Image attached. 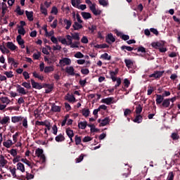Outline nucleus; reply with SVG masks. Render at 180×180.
Masks as SVG:
<instances>
[{"instance_id": "4c0bfd02", "label": "nucleus", "mask_w": 180, "mask_h": 180, "mask_svg": "<svg viewBox=\"0 0 180 180\" xmlns=\"http://www.w3.org/2000/svg\"><path fill=\"white\" fill-rule=\"evenodd\" d=\"M75 141L76 146H79V145H81V141H82V139L81 136L76 135L75 136Z\"/></svg>"}, {"instance_id": "9d476101", "label": "nucleus", "mask_w": 180, "mask_h": 180, "mask_svg": "<svg viewBox=\"0 0 180 180\" xmlns=\"http://www.w3.org/2000/svg\"><path fill=\"white\" fill-rule=\"evenodd\" d=\"M6 46L7 49L11 50V51H15V50H17V49H18L16 45H15V44H13V42H12V41H8L6 44Z\"/></svg>"}, {"instance_id": "a19ab883", "label": "nucleus", "mask_w": 180, "mask_h": 180, "mask_svg": "<svg viewBox=\"0 0 180 180\" xmlns=\"http://www.w3.org/2000/svg\"><path fill=\"white\" fill-rule=\"evenodd\" d=\"M21 85L22 86H24V88H26V89H32V85H30V82H24L21 84Z\"/></svg>"}, {"instance_id": "2eb2a0df", "label": "nucleus", "mask_w": 180, "mask_h": 180, "mask_svg": "<svg viewBox=\"0 0 180 180\" xmlns=\"http://www.w3.org/2000/svg\"><path fill=\"white\" fill-rule=\"evenodd\" d=\"M132 122H134V123H138V124L142 123L143 115L136 114V115L135 116V118L132 120Z\"/></svg>"}, {"instance_id": "c756f323", "label": "nucleus", "mask_w": 180, "mask_h": 180, "mask_svg": "<svg viewBox=\"0 0 180 180\" xmlns=\"http://www.w3.org/2000/svg\"><path fill=\"white\" fill-rule=\"evenodd\" d=\"M65 25H66L65 29L66 30H69L70 27H71V25H72V22L70 20L64 19L63 20Z\"/></svg>"}, {"instance_id": "e2e57ef3", "label": "nucleus", "mask_w": 180, "mask_h": 180, "mask_svg": "<svg viewBox=\"0 0 180 180\" xmlns=\"http://www.w3.org/2000/svg\"><path fill=\"white\" fill-rule=\"evenodd\" d=\"M74 56L75 58H84V54L79 51L77 52Z\"/></svg>"}, {"instance_id": "e433bc0d", "label": "nucleus", "mask_w": 180, "mask_h": 180, "mask_svg": "<svg viewBox=\"0 0 180 180\" xmlns=\"http://www.w3.org/2000/svg\"><path fill=\"white\" fill-rule=\"evenodd\" d=\"M121 50L122 51H124V50H127V51H133V50H134V48L131 46H127L126 45H123L121 46Z\"/></svg>"}, {"instance_id": "4d7b16f0", "label": "nucleus", "mask_w": 180, "mask_h": 180, "mask_svg": "<svg viewBox=\"0 0 180 180\" xmlns=\"http://www.w3.org/2000/svg\"><path fill=\"white\" fill-rule=\"evenodd\" d=\"M41 57V53L40 51H38L37 53L33 54V58L34 60H39Z\"/></svg>"}, {"instance_id": "20e7f679", "label": "nucleus", "mask_w": 180, "mask_h": 180, "mask_svg": "<svg viewBox=\"0 0 180 180\" xmlns=\"http://www.w3.org/2000/svg\"><path fill=\"white\" fill-rule=\"evenodd\" d=\"M15 86L17 89V92H18V94H20V95H27V94H29V91L25 89L20 84H17Z\"/></svg>"}, {"instance_id": "6e6552de", "label": "nucleus", "mask_w": 180, "mask_h": 180, "mask_svg": "<svg viewBox=\"0 0 180 180\" xmlns=\"http://www.w3.org/2000/svg\"><path fill=\"white\" fill-rule=\"evenodd\" d=\"M59 64L60 65H63V67L64 65H70L71 64V59L68 58H64L63 59H60L59 60Z\"/></svg>"}, {"instance_id": "774afa93", "label": "nucleus", "mask_w": 180, "mask_h": 180, "mask_svg": "<svg viewBox=\"0 0 180 180\" xmlns=\"http://www.w3.org/2000/svg\"><path fill=\"white\" fill-rule=\"evenodd\" d=\"M89 30H90L91 33H94L95 32V30H96L97 27L96 25H91V27H89Z\"/></svg>"}, {"instance_id": "680f3d73", "label": "nucleus", "mask_w": 180, "mask_h": 180, "mask_svg": "<svg viewBox=\"0 0 180 180\" xmlns=\"http://www.w3.org/2000/svg\"><path fill=\"white\" fill-rule=\"evenodd\" d=\"M25 179L24 180L33 179V178H34V176L32 174L27 172L26 176H25Z\"/></svg>"}, {"instance_id": "49530a36", "label": "nucleus", "mask_w": 180, "mask_h": 180, "mask_svg": "<svg viewBox=\"0 0 180 180\" xmlns=\"http://www.w3.org/2000/svg\"><path fill=\"white\" fill-rule=\"evenodd\" d=\"M143 112V107H141V105L139 104L137 107H136L135 113L136 115H140Z\"/></svg>"}, {"instance_id": "13d9d810", "label": "nucleus", "mask_w": 180, "mask_h": 180, "mask_svg": "<svg viewBox=\"0 0 180 180\" xmlns=\"http://www.w3.org/2000/svg\"><path fill=\"white\" fill-rule=\"evenodd\" d=\"M52 130H53V134H54V136H57V133L58 132V128L57 127L56 124H54L52 127Z\"/></svg>"}, {"instance_id": "cd10ccee", "label": "nucleus", "mask_w": 180, "mask_h": 180, "mask_svg": "<svg viewBox=\"0 0 180 180\" xmlns=\"http://www.w3.org/2000/svg\"><path fill=\"white\" fill-rule=\"evenodd\" d=\"M7 164H8V160L5 159V157H4V155H0V165L4 167Z\"/></svg>"}, {"instance_id": "f704fd0d", "label": "nucleus", "mask_w": 180, "mask_h": 180, "mask_svg": "<svg viewBox=\"0 0 180 180\" xmlns=\"http://www.w3.org/2000/svg\"><path fill=\"white\" fill-rule=\"evenodd\" d=\"M101 58H103V60H107L108 61H110V60H112V56H109L108 53H105L101 56Z\"/></svg>"}, {"instance_id": "1a4fd4ad", "label": "nucleus", "mask_w": 180, "mask_h": 180, "mask_svg": "<svg viewBox=\"0 0 180 180\" xmlns=\"http://www.w3.org/2000/svg\"><path fill=\"white\" fill-rule=\"evenodd\" d=\"M115 34L118 37H120L122 40H124V41L130 39V37L129 35H126L122 32L116 31Z\"/></svg>"}, {"instance_id": "f8f14e48", "label": "nucleus", "mask_w": 180, "mask_h": 180, "mask_svg": "<svg viewBox=\"0 0 180 180\" xmlns=\"http://www.w3.org/2000/svg\"><path fill=\"white\" fill-rule=\"evenodd\" d=\"M65 101H68V102H70L71 103H74V102H76V99L74 95H71L69 93L65 95Z\"/></svg>"}, {"instance_id": "f257e3e1", "label": "nucleus", "mask_w": 180, "mask_h": 180, "mask_svg": "<svg viewBox=\"0 0 180 180\" xmlns=\"http://www.w3.org/2000/svg\"><path fill=\"white\" fill-rule=\"evenodd\" d=\"M11 122L13 123H19V122H22V126L25 129H27V118L23 117L22 116H13L11 117Z\"/></svg>"}, {"instance_id": "7c9ffc66", "label": "nucleus", "mask_w": 180, "mask_h": 180, "mask_svg": "<svg viewBox=\"0 0 180 180\" xmlns=\"http://www.w3.org/2000/svg\"><path fill=\"white\" fill-rule=\"evenodd\" d=\"M81 15L82 18H84L85 20L91 19V18H92V15H91V13L88 12H82Z\"/></svg>"}, {"instance_id": "bf43d9fd", "label": "nucleus", "mask_w": 180, "mask_h": 180, "mask_svg": "<svg viewBox=\"0 0 180 180\" xmlns=\"http://www.w3.org/2000/svg\"><path fill=\"white\" fill-rule=\"evenodd\" d=\"M40 11L43 15H47V8H45L43 4L40 6Z\"/></svg>"}, {"instance_id": "ea45409f", "label": "nucleus", "mask_w": 180, "mask_h": 180, "mask_svg": "<svg viewBox=\"0 0 180 180\" xmlns=\"http://www.w3.org/2000/svg\"><path fill=\"white\" fill-rule=\"evenodd\" d=\"M19 29L18 30V33L19 35L25 36L26 34V30L23 27H18Z\"/></svg>"}, {"instance_id": "4468645a", "label": "nucleus", "mask_w": 180, "mask_h": 180, "mask_svg": "<svg viewBox=\"0 0 180 180\" xmlns=\"http://www.w3.org/2000/svg\"><path fill=\"white\" fill-rule=\"evenodd\" d=\"M164 100V96L161 94H156V105H162Z\"/></svg>"}, {"instance_id": "052dcab7", "label": "nucleus", "mask_w": 180, "mask_h": 180, "mask_svg": "<svg viewBox=\"0 0 180 180\" xmlns=\"http://www.w3.org/2000/svg\"><path fill=\"white\" fill-rule=\"evenodd\" d=\"M134 50H137L138 53H146V48L143 46H140L138 49H135Z\"/></svg>"}, {"instance_id": "b1692460", "label": "nucleus", "mask_w": 180, "mask_h": 180, "mask_svg": "<svg viewBox=\"0 0 180 180\" xmlns=\"http://www.w3.org/2000/svg\"><path fill=\"white\" fill-rule=\"evenodd\" d=\"M13 144H15V143H13L11 139H8L3 143V146H4V147L6 148H10L11 146H13Z\"/></svg>"}, {"instance_id": "7ed1b4c3", "label": "nucleus", "mask_w": 180, "mask_h": 180, "mask_svg": "<svg viewBox=\"0 0 180 180\" xmlns=\"http://www.w3.org/2000/svg\"><path fill=\"white\" fill-rule=\"evenodd\" d=\"M164 72H165V71L164 70L162 71L155 70L153 74L149 75V78H155V79H160L161 77L164 75Z\"/></svg>"}, {"instance_id": "338daca9", "label": "nucleus", "mask_w": 180, "mask_h": 180, "mask_svg": "<svg viewBox=\"0 0 180 180\" xmlns=\"http://www.w3.org/2000/svg\"><path fill=\"white\" fill-rule=\"evenodd\" d=\"M124 85L125 88H129V86H130V80H129V79H124Z\"/></svg>"}, {"instance_id": "9b49d317", "label": "nucleus", "mask_w": 180, "mask_h": 180, "mask_svg": "<svg viewBox=\"0 0 180 180\" xmlns=\"http://www.w3.org/2000/svg\"><path fill=\"white\" fill-rule=\"evenodd\" d=\"M151 46L153 49L160 50L161 47H164V43H162V41L152 42Z\"/></svg>"}, {"instance_id": "423d86ee", "label": "nucleus", "mask_w": 180, "mask_h": 180, "mask_svg": "<svg viewBox=\"0 0 180 180\" xmlns=\"http://www.w3.org/2000/svg\"><path fill=\"white\" fill-rule=\"evenodd\" d=\"M30 81H31L32 86L34 89H41L42 88H44L43 84L41 85V84L34 82V79H31Z\"/></svg>"}, {"instance_id": "37998d69", "label": "nucleus", "mask_w": 180, "mask_h": 180, "mask_svg": "<svg viewBox=\"0 0 180 180\" xmlns=\"http://www.w3.org/2000/svg\"><path fill=\"white\" fill-rule=\"evenodd\" d=\"M66 134L69 139H71V137L74 136V131L68 128L66 129Z\"/></svg>"}, {"instance_id": "c9c22d12", "label": "nucleus", "mask_w": 180, "mask_h": 180, "mask_svg": "<svg viewBox=\"0 0 180 180\" xmlns=\"http://www.w3.org/2000/svg\"><path fill=\"white\" fill-rule=\"evenodd\" d=\"M15 12H16V13H18V15H19L20 16H22L25 13V11L21 10L20 6H17L16 9L15 10Z\"/></svg>"}, {"instance_id": "8fccbe9b", "label": "nucleus", "mask_w": 180, "mask_h": 180, "mask_svg": "<svg viewBox=\"0 0 180 180\" xmlns=\"http://www.w3.org/2000/svg\"><path fill=\"white\" fill-rule=\"evenodd\" d=\"M89 113H91L89 109L84 108L82 110V115L84 116V117H88V116H89Z\"/></svg>"}, {"instance_id": "72a5a7b5", "label": "nucleus", "mask_w": 180, "mask_h": 180, "mask_svg": "<svg viewBox=\"0 0 180 180\" xmlns=\"http://www.w3.org/2000/svg\"><path fill=\"white\" fill-rule=\"evenodd\" d=\"M66 39H67L68 41H66V44H66V46H71L72 45V39H73L72 38L71 35H70V34L66 35Z\"/></svg>"}, {"instance_id": "0e129e2a", "label": "nucleus", "mask_w": 180, "mask_h": 180, "mask_svg": "<svg viewBox=\"0 0 180 180\" xmlns=\"http://www.w3.org/2000/svg\"><path fill=\"white\" fill-rule=\"evenodd\" d=\"M4 75L7 77V78H13V72L10 71V72H5Z\"/></svg>"}, {"instance_id": "0eeeda50", "label": "nucleus", "mask_w": 180, "mask_h": 180, "mask_svg": "<svg viewBox=\"0 0 180 180\" xmlns=\"http://www.w3.org/2000/svg\"><path fill=\"white\" fill-rule=\"evenodd\" d=\"M44 88H46L45 94H50L53 89H54V84H43Z\"/></svg>"}, {"instance_id": "a878e982", "label": "nucleus", "mask_w": 180, "mask_h": 180, "mask_svg": "<svg viewBox=\"0 0 180 180\" xmlns=\"http://www.w3.org/2000/svg\"><path fill=\"white\" fill-rule=\"evenodd\" d=\"M0 51H1L2 54H9L11 51L8 49L5 46L0 45Z\"/></svg>"}, {"instance_id": "4be33fe9", "label": "nucleus", "mask_w": 180, "mask_h": 180, "mask_svg": "<svg viewBox=\"0 0 180 180\" xmlns=\"http://www.w3.org/2000/svg\"><path fill=\"white\" fill-rule=\"evenodd\" d=\"M55 140L57 143H61L65 141V137H64V135H63V134H60L59 135L56 136Z\"/></svg>"}, {"instance_id": "412c9836", "label": "nucleus", "mask_w": 180, "mask_h": 180, "mask_svg": "<svg viewBox=\"0 0 180 180\" xmlns=\"http://www.w3.org/2000/svg\"><path fill=\"white\" fill-rule=\"evenodd\" d=\"M25 15L30 22H33V11H25Z\"/></svg>"}, {"instance_id": "a18cd8bd", "label": "nucleus", "mask_w": 180, "mask_h": 180, "mask_svg": "<svg viewBox=\"0 0 180 180\" xmlns=\"http://www.w3.org/2000/svg\"><path fill=\"white\" fill-rule=\"evenodd\" d=\"M96 49H108L109 48V45L106 44H97L94 46Z\"/></svg>"}, {"instance_id": "f3484780", "label": "nucleus", "mask_w": 180, "mask_h": 180, "mask_svg": "<svg viewBox=\"0 0 180 180\" xmlns=\"http://www.w3.org/2000/svg\"><path fill=\"white\" fill-rule=\"evenodd\" d=\"M51 110V112H61V107L56 105V103H52Z\"/></svg>"}, {"instance_id": "c85d7f7f", "label": "nucleus", "mask_w": 180, "mask_h": 180, "mask_svg": "<svg viewBox=\"0 0 180 180\" xmlns=\"http://www.w3.org/2000/svg\"><path fill=\"white\" fill-rule=\"evenodd\" d=\"M110 122V120H109V117H106L103 120H101V122L100 123V126H106V124H109Z\"/></svg>"}, {"instance_id": "58836bf2", "label": "nucleus", "mask_w": 180, "mask_h": 180, "mask_svg": "<svg viewBox=\"0 0 180 180\" xmlns=\"http://www.w3.org/2000/svg\"><path fill=\"white\" fill-rule=\"evenodd\" d=\"M16 41L19 46L21 44H25V40L22 39V35H18L16 37Z\"/></svg>"}, {"instance_id": "3c124183", "label": "nucleus", "mask_w": 180, "mask_h": 180, "mask_svg": "<svg viewBox=\"0 0 180 180\" xmlns=\"http://www.w3.org/2000/svg\"><path fill=\"white\" fill-rule=\"evenodd\" d=\"M79 44H81V42H79V41H76L72 44V45L70 46V48L71 49H78V47H79Z\"/></svg>"}, {"instance_id": "f03ea898", "label": "nucleus", "mask_w": 180, "mask_h": 180, "mask_svg": "<svg viewBox=\"0 0 180 180\" xmlns=\"http://www.w3.org/2000/svg\"><path fill=\"white\" fill-rule=\"evenodd\" d=\"M9 169L13 178H15L16 179H19V180L25 179V176L22 175V174L19 172V170H18L16 167H13V168L9 167Z\"/></svg>"}, {"instance_id": "603ef678", "label": "nucleus", "mask_w": 180, "mask_h": 180, "mask_svg": "<svg viewBox=\"0 0 180 180\" xmlns=\"http://www.w3.org/2000/svg\"><path fill=\"white\" fill-rule=\"evenodd\" d=\"M174 176L175 174H174V172H169L166 180H174Z\"/></svg>"}, {"instance_id": "bb28decb", "label": "nucleus", "mask_w": 180, "mask_h": 180, "mask_svg": "<svg viewBox=\"0 0 180 180\" xmlns=\"http://www.w3.org/2000/svg\"><path fill=\"white\" fill-rule=\"evenodd\" d=\"M1 16L4 18V16H5V14L6 13V11H8V7L4 2L1 4Z\"/></svg>"}, {"instance_id": "69168bd1", "label": "nucleus", "mask_w": 180, "mask_h": 180, "mask_svg": "<svg viewBox=\"0 0 180 180\" xmlns=\"http://www.w3.org/2000/svg\"><path fill=\"white\" fill-rule=\"evenodd\" d=\"M20 155H16L14 157L13 160V164H15V162H19V161H20Z\"/></svg>"}, {"instance_id": "5fc2aeb1", "label": "nucleus", "mask_w": 180, "mask_h": 180, "mask_svg": "<svg viewBox=\"0 0 180 180\" xmlns=\"http://www.w3.org/2000/svg\"><path fill=\"white\" fill-rule=\"evenodd\" d=\"M20 161L22 162H23L24 164H26V165H27L28 167H32V163L30 162V161H29L26 158H22L20 160Z\"/></svg>"}, {"instance_id": "473e14b6", "label": "nucleus", "mask_w": 180, "mask_h": 180, "mask_svg": "<svg viewBox=\"0 0 180 180\" xmlns=\"http://www.w3.org/2000/svg\"><path fill=\"white\" fill-rule=\"evenodd\" d=\"M87 122H80L78 123V127L79 129H81L82 130H84V129H86Z\"/></svg>"}, {"instance_id": "39448f33", "label": "nucleus", "mask_w": 180, "mask_h": 180, "mask_svg": "<svg viewBox=\"0 0 180 180\" xmlns=\"http://www.w3.org/2000/svg\"><path fill=\"white\" fill-rule=\"evenodd\" d=\"M90 11H91L92 13L95 15V16H98V15H101L102 11L101 10H96V5L95 4L90 6Z\"/></svg>"}, {"instance_id": "ddd939ff", "label": "nucleus", "mask_w": 180, "mask_h": 180, "mask_svg": "<svg viewBox=\"0 0 180 180\" xmlns=\"http://www.w3.org/2000/svg\"><path fill=\"white\" fill-rule=\"evenodd\" d=\"M169 105H171L169 99L165 98L160 105V108H162V109H167V108H169Z\"/></svg>"}, {"instance_id": "393cba45", "label": "nucleus", "mask_w": 180, "mask_h": 180, "mask_svg": "<svg viewBox=\"0 0 180 180\" xmlns=\"http://www.w3.org/2000/svg\"><path fill=\"white\" fill-rule=\"evenodd\" d=\"M72 27L74 30H79V29H82L84 26L82 25L79 24V22L75 21L74 24L72 25Z\"/></svg>"}, {"instance_id": "5701e85b", "label": "nucleus", "mask_w": 180, "mask_h": 180, "mask_svg": "<svg viewBox=\"0 0 180 180\" xmlns=\"http://www.w3.org/2000/svg\"><path fill=\"white\" fill-rule=\"evenodd\" d=\"M11 123V117L9 116H5L1 118V124H9Z\"/></svg>"}, {"instance_id": "09e8293b", "label": "nucleus", "mask_w": 180, "mask_h": 180, "mask_svg": "<svg viewBox=\"0 0 180 180\" xmlns=\"http://www.w3.org/2000/svg\"><path fill=\"white\" fill-rule=\"evenodd\" d=\"M124 63H125L126 67H127V68H130V67H131V65H133V61H131V60H130V59H125Z\"/></svg>"}, {"instance_id": "dca6fc26", "label": "nucleus", "mask_w": 180, "mask_h": 180, "mask_svg": "<svg viewBox=\"0 0 180 180\" xmlns=\"http://www.w3.org/2000/svg\"><path fill=\"white\" fill-rule=\"evenodd\" d=\"M65 71L67 74H68L69 75H72V77H74V75H75V69H74V67L72 66L67 67Z\"/></svg>"}, {"instance_id": "79ce46f5", "label": "nucleus", "mask_w": 180, "mask_h": 180, "mask_svg": "<svg viewBox=\"0 0 180 180\" xmlns=\"http://www.w3.org/2000/svg\"><path fill=\"white\" fill-rule=\"evenodd\" d=\"M44 71L45 74H47L49 72H51L54 71V68H53V66H46V67H45Z\"/></svg>"}, {"instance_id": "2f4dec72", "label": "nucleus", "mask_w": 180, "mask_h": 180, "mask_svg": "<svg viewBox=\"0 0 180 180\" xmlns=\"http://www.w3.org/2000/svg\"><path fill=\"white\" fill-rule=\"evenodd\" d=\"M72 38L73 40H76L77 41H79L80 37H79V33L75 32V33H70Z\"/></svg>"}, {"instance_id": "6e6d98bb", "label": "nucleus", "mask_w": 180, "mask_h": 180, "mask_svg": "<svg viewBox=\"0 0 180 180\" xmlns=\"http://www.w3.org/2000/svg\"><path fill=\"white\" fill-rule=\"evenodd\" d=\"M98 2L101 6H108L109 5V3L106 0H98Z\"/></svg>"}, {"instance_id": "aec40b11", "label": "nucleus", "mask_w": 180, "mask_h": 180, "mask_svg": "<svg viewBox=\"0 0 180 180\" xmlns=\"http://www.w3.org/2000/svg\"><path fill=\"white\" fill-rule=\"evenodd\" d=\"M15 169H18V171H20V172L23 173L25 171V165L22 162H18L17 163V168Z\"/></svg>"}, {"instance_id": "864d4df0", "label": "nucleus", "mask_w": 180, "mask_h": 180, "mask_svg": "<svg viewBox=\"0 0 180 180\" xmlns=\"http://www.w3.org/2000/svg\"><path fill=\"white\" fill-rule=\"evenodd\" d=\"M1 102L2 103H6V105H9L11 103V101L8 97H2Z\"/></svg>"}, {"instance_id": "a211bd4d", "label": "nucleus", "mask_w": 180, "mask_h": 180, "mask_svg": "<svg viewBox=\"0 0 180 180\" xmlns=\"http://www.w3.org/2000/svg\"><path fill=\"white\" fill-rule=\"evenodd\" d=\"M113 97H108L106 98H103L101 100L103 103H105V105H110V103H113Z\"/></svg>"}, {"instance_id": "6ab92c4d", "label": "nucleus", "mask_w": 180, "mask_h": 180, "mask_svg": "<svg viewBox=\"0 0 180 180\" xmlns=\"http://www.w3.org/2000/svg\"><path fill=\"white\" fill-rule=\"evenodd\" d=\"M110 40V41H109ZM111 43H115L116 41V39L113 37V34L110 33L108 34V37L106 38V42L110 44Z\"/></svg>"}, {"instance_id": "c03bdc74", "label": "nucleus", "mask_w": 180, "mask_h": 180, "mask_svg": "<svg viewBox=\"0 0 180 180\" xmlns=\"http://www.w3.org/2000/svg\"><path fill=\"white\" fill-rule=\"evenodd\" d=\"M35 154H36L37 157H38L39 158L40 157H41L42 155H44L43 154V149H41V148H37L35 151Z\"/></svg>"}, {"instance_id": "de8ad7c7", "label": "nucleus", "mask_w": 180, "mask_h": 180, "mask_svg": "<svg viewBox=\"0 0 180 180\" xmlns=\"http://www.w3.org/2000/svg\"><path fill=\"white\" fill-rule=\"evenodd\" d=\"M171 139H172V140H174V141H176V140H179L180 137H179V135L178 134V133L173 132L171 134Z\"/></svg>"}]
</instances>
